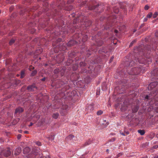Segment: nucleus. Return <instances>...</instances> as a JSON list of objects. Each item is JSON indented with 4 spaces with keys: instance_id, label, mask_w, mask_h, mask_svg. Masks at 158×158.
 Returning <instances> with one entry per match:
<instances>
[{
    "instance_id": "ddd939ff",
    "label": "nucleus",
    "mask_w": 158,
    "mask_h": 158,
    "mask_svg": "<svg viewBox=\"0 0 158 158\" xmlns=\"http://www.w3.org/2000/svg\"><path fill=\"white\" fill-rule=\"evenodd\" d=\"M54 136L52 135H51L50 137H49V140H51V141H52L54 140Z\"/></svg>"
},
{
    "instance_id": "c756f323",
    "label": "nucleus",
    "mask_w": 158,
    "mask_h": 158,
    "mask_svg": "<svg viewBox=\"0 0 158 158\" xmlns=\"http://www.w3.org/2000/svg\"><path fill=\"white\" fill-rule=\"evenodd\" d=\"M114 32H115L116 33H118V30H114Z\"/></svg>"
},
{
    "instance_id": "72a5a7b5",
    "label": "nucleus",
    "mask_w": 158,
    "mask_h": 158,
    "mask_svg": "<svg viewBox=\"0 0 158 158\" xmlns=\"http://www.w3.org/2000/svg\"><path fill=\"white\" fill-rule=\"evenodd\" d=\"M157 147H158V146L156 145V146H155V148H156Z\"/></svg>"
},
{
    "instance_id": "f3484780",
    "label": "nucleus",
    "mask_w": 158,
    "mask_h": 158,
    "mask_svg": "<svg viewBox=\"0 0 158 158\" xmlns=\"http://www.w3.org/2000/svg\"><path fill=\"white\" fill-rule=\"evenodd\" d=\"M24 74V71H22L21 72V77H23Z\"/></svg>"
},
{
    "instance_id": "412c9836",
    "label": "nucleus",
    "mask_w": 158,
    "mask_h": 158,
    "mask_svg": "<svg viewBox=\"0 0 158 158\" xmlns=\"http://www.w3.org/2000/svg\"><path fill=\"white\" fill-rule=\"evenodd\" d=\"M115 140V138H112L111 139H110V141H114V140Z\"/></svg>"
},
{
    "instance_id": "ea45409f",
    "label": "nucleus",
    "mask_w": 158,
    "mask_h": 158,
    "mask_svg": "<svg viewBox=\"0 0 158 158\" xmlns=\"http://www.w3.org/2000/svg\"><path fill=\"white\" fill-rule=\"evenodd\" d=\"M137 111V110H135V112H136Z\"/></svg>"
},
{
    "instance_id": "f03ea898",
    "label": "nucleus",
    "mask_w": 158,
    "mask_h": 158,
    "mask_svg": "<svg viewBox=\"0 0 158 158\" xmlns=\"http://www.w3.org/2000/svg\"><path fill=\"white\" fill-rule=\"evenodd\" d=\"M27 89L31 91H35L36 89V88L35 85H32L27 87Z\"/></svg>"
},
{
    "instance_id": "9b49d317",
    "label": "nucleus",
    "mask_w": 158,
    "mask_h": 158,
    "mask_svg": "<svg viewBox=\"0 0 158 158\" xmlns=\"http://www.w3.org/2000/svg\"><path fill=\"white\" fill-rule=\"evenodd\" d=\"M152 13L150 12L149 14H148L147 15V18H149L152 17Z\"/></svg>"
},
{
    "instance_id": "9d476101",
    "label": "nucleus",
    "mask_w": 158,
    "mask_h": 158,
    "mask_svg": "<svg viewBox=\"0 0 158 158\" xmlns=\"http://www.w3.org/2000/svg\"><path fill=\"white\" fill-rule=\"evenodd\" d=\"M37 73L36 70H34L31 73V76H33L35 75Z\"/></svg>"
},
{
    "instance_id": "c9c22d12",
    "label": "nucleus",
    "mask_w": 158,
    "mask_h": 158,
    "mask_svg": "<svg viewBox=\"0 0 158 158\" xmlns=\"http://www.w3.org/2000/svg\"><path fill=\"white\" fill-rule=\"evenodd\" d=\"M118 11H116V12H115V13H118Z\"/></svg>"
},
{
    "instance_id": "5701e85b",
    "label": "nucleus",
    "mask_w": 158,
    "mask_h": 158,
    "mask_svg": "<svg viewBox=\"0 0 158 158\" xmlns=\"http://www.w3.org/2000/svg\"><path fill=\"white\" fill-rule=\"evenodd\" d=\"M114 57L113 56H112L111 59H110V62H111V61H112L113 60V59H114Z\"/></svg>"
},
{
    "instance_id": "393cba45",
    "label": "nucleus",
    "mask_w": 158,
    "mask_h": 158,
    "mask_svg": "<svg viewBox=\"0 0 158 158\" xmlns=\"http://www.w3.org/2000/svg\"><path fill=\"white\" fill-rule=\"evenodd\" d=\"M21 137V135H20V134H19V135H18V139H19Z\"/></svg>"
},
{
    "instance_id": "4be33fe9",
    "label": "nucleus",
    "mask_w": 158,
    "mask_h": 158,
    "mask_svg": "<svg viewBox=\"0 0 158 158\" xmlns=\"http://www.w3.org/2000/svg\"><path fill=\"white\" fill-rule=\"evenodd\" d=\"M149 96L148 95H147L145 96V98L146 99H149Z\"/></svg>"
},
{
    "instance_id": "c85d7f7f",
    "label": "nucleus",
    "mask_w": 158,
    "mask_h": 158,
    "mask_svg": "<svg viewBox=\"0 0 158 158\" xmlns=\"http://www.w3.org/2000/svg\"><path fill=\"white\" fill-rule=\"evenodd\" d=\"M154 158H158V156L157 155H155L154 157Z\"/></svg>"
},
{
    "instance_id": "37998d69",
    "label": "nucleus",
    "mask_w": 158,
    "mask_h": 158,
    "mask_svg": "<svg viewBox=\"0 0 158 158\" xmlns=\"http://www.w3.org/2000/svg\"><path fill=\"white\" fill-rule=\"evenodd\" d=\"M66 107H67V106H65Z\"/></svg>"
},
{
    "instance_id": "aec40b11",
    "label": "nucleus",
    "mask_w": 158,
    "mask_h": 158,
    "mask_svg": "<svg viewBox=\"0 0 158 158\" xmlns=\"http://www.w3.org/2000/svg\"><path fill=\"white\" fill-rule=\"evenodd\" d=\"M87 36L86 35H85V36H84V37H83V39H82V40H83V41L84 42L86 40H84V38H87Z\"/></svg>"
},
{
    "instance_id": "2eb2a0df",
    "label": "nucleus",
    "mask_w": 158,
    "mask_h": 158,
    "mask_svg": "<svg viewBox=\"0 0 158 158\" xmlns=\"http://www.w3.org/2000/svg\"><path fill=\"white\" fill-rule=\"evenodd\" d=\"M35 143L37 145L39 146H41V143L40 142H37Z\"/></svg>"
},
{
    "instance_id": "1a4fd4ad",
    "label": "nucleus",
    "mask_w": 158,
    "mask_h": 158,
    "mask_svg": "<svg viewBox=\"0 0 158 158\" xmlns=\"http://www.w3.org/2000/svg\"><path fill=\"white\" fill-rule=\"evenodd\" d=\"M103 113V111L101 110H99L97 112V114L98 115H99L102 114Z\"/></svg>"
},
{
    "instance_id": "6ab92c4d",
    "label": "nucleus",
    "mask_w": 158,
    "mask_h": 158,
    "mask_svg": "<svg viewBox=\"0 0 158 158\" xmlns=\"http://www.w3.org/2000/svg\"><path fill=\"white\" fill-rule=\"evenodd\" d=\"M120 134H121V135H123V136H125V132L123 133L122 131H120Z\"/></svg>"
},
{
    "instance_id": "2f4dec72",
    "label": "nucleus",
    "mask_w": 158,
    "mask_h": 158,
    "mask_svg": "<svg viewBox=\"0 0 158 158\" xmlns=\"http://www.w3.org/2000/svg\"><path fill=\"white\" fill-rule=\"evenodd\" d=\"M90 142L89 141L88 143H87V145H89V144H90Z\"/></svg>"
},
{
    "instance_id": "0eeeda50",
    "label": "nucleus",
    "mask_w": 158,
    "mask_h": 158,
    "mask_svg": "<svg viewBox=\"0 0 158 158\" xmlns=\"http://www.w3.org/2000/svg\"><path fill=\"white\" fill-rule=\"evenodd\" d=\"M59 116V114L57 113H56L53 114L52 117L55 119H57Z\"/></svg>"
},
{
    "instance_id": "7ed1b4c3",
    "label": "nucleus",
    "mask_w": 158,
    "mask_h": 158,
    "mask_svg": "<svg viewBox=\"0 0 158 158\" xmlns=\"http://www.w3.org/2000/svg\"><path fill=\"white\" fill-rule=\"evenodd\" d=\"M23 111V110L22 108L21 107H19L17 108L15 111V113H19V114L21 113Z\"/></svg>"
},
{
    "instance_id": "a19ab883",
    "label": "nucleus",
    "mask_w": 158,
    "mask_h": 158,
    "mask_svg": "<svg viewBox=\"0 0 158 158\" xmlns=\"http://www.w3.org/2000/svg\"><path fill=\"white\" fill-rule=\"evenodd\" d=\"M19 132H21V131H19Z\"/></svg>"
},
{
    "instance_id": "39448f33",
    "label": "nucleus",
    "mask_w": 158,
    "mask_h": 158,
    "mask_svg": "<svg viewBox=\"0 0 158 158\" xmlns=\"http://www.w3.org/2000/svg\"><path fill=\"white\" fill-rule=\"evenodd\" d=\"M30 151V148L28 147H26L23 150V153L24 154H27Z\"/></svg>"
},
{
    "instance_id": "e433bc0d",
    "label": "nucleus",
    "mask_w": 158,
    "mask_h": 158,
    "mask_svg": "<svg viewBox=\"0 0 158 158\" xmlns=\"http://www.w3.org/2000/svg\"><path fill=\"white\" fill-rule=\"evenodd\" d=\"M76 69H75V70H76V69H77V65H76Z\"/></svg>"
},
{
    "instance_id": "423d86ee",
    "label": "nucleus",
    "mask_w": 158,
    "mask_h": 158,
    "mask_svg": "<svg viewBox=\"0 0 158 158\" xmlns=\"http://www.w3.org/2000/svg\"><path fill=\"white\" fill-rule=\"evenodd\" d=\"M137 131L142 135H143L145 133V131L144 130H139Z\"/></svg>"
},
{
    "instance_id": "a878e982",
    "label": "nucleus",
    "mask_w": 158,
    "mask_h": 158,
    "mask_svg": "<svg viewBox=\"0 0 158 158\" xmlns=\"http://www.w3.org/2000/svg\"><path fill=\"white\" fill-rule=\"evenodd\" d=\"M125 134H126V135H128L129 134V132L128 131H126L125 132Z\"/></svg>"
},
{
    "instance_id": "6e6552de",
    "label": "nucleus",
    "mask_w": 158,
    "mask_h": 158,
    "mask_svg": "<svg viewBox=\"0 0 158 158\" xmlns=\"http://www.w3.org/2000/svg\"><path fill=\"white\" fill-rule=\"evenodd\" d=\"M74 137V136L72 135H70L67 137V139L68 140H71Z\"/></svg>"
},
{
    "instance_id": "79ce46f5",
    "label": "nucleus",
    "mask_w": 158,
    "mask_h": 158,
    "mask_svg": "<svg viewBox=\"0 0 158 158\" xmlns=\"http://www.w3.org/2000/svg\"><path fill=\"white\" fill-rule=\"evenodd\" d=\"M19 132H21V131H19Z\"/></svg>"
},
{
    "instance_id": "20e7f679",
    "label": "nucleus",
    "mask_w": 158,
    "mask_h": 158,
    "mask_svg": "<svg viewBox=\"0 0 158 158\" xmlns=\"http://www.w3.org/2000/svg\"><path fill=\"white\" fill-rule=\"evenodd\" d=\"M21 151V148H18L16 149L14 152V154L15 155H18Z\"/></svg>"
},
{
    "instance_id": "f257e3e1",
    "label": "nucleus",
    "mask_w": 158,
    "mask_h": 158,
    "mask_svg": "<svg viewBox=\"0 0 158 158\" xmlns=\"http://www.w3.org/2000/svg\"><path fill=\"white\" fill-rule=\"evenodd\" d=\"M2 154L4 156L6 157H7L10 156L11 154V152L9 149H7L5 152H2Z\"/></svg>"
},
{
    "instance_id": "f704fd0d",
    "label": "nucleus",
    "mask_w": 158,
    "mask_h": 158,
    "mask_svg": "<svg viewBox=\"0 0 158 158\" xmlns=\"http://www.w3.org/2000/svg\"><path fill=\"white\" fill-rule=\"evenodd\" d=\"M106 151L107 152H108L109 151V149H106Z\"/></svg>"
},
{
    "instance_id": "f8f14e48",
    "label": "nucleus",
    "mask_w": 158,
    "mask_h": 158,
    "mask_svg": "<svg viewBox=\"0 0 158 158\" xmlns=\"http://www.w3.org/2000/svg\"><path fill=\"white\" fill-rule=\"evenodd\" d=\"M158 15V12H155L153 15V18H155Z\"/></svg>"
},
{
    "instance_id": "7c9ffc66",
    "label": "nucleus",
    "mask_w": 158,
    "mask_h": 158,
    "mask_svg": "<svg viewBox=\"0 0 158 158\" xmlns=\"http://www.w3.org/2000/svg\"><path fill=\"white\" fill-rule=\"evenodd\" d=\"M33 125V123H30V124L29 125V126H31Z\"/></svg>"
},
{
    "instance_id": "b1692460",
    "label": "nucleus",
    "mask_w": 158,
    "mask_h": 158,
    "mask_svg": "<svg viewBox=\"0 0 158 158\" xmlns=\"http://www.w3.org/2000/svg\"><path fill=\"white\" fill-rule=\"evenodd\" d=\"M147 18H147L146 17L144 19L143 21L144 22H146L147 20Z\"/></svg>"
},
{
    "instance_id": "4c0bfd02",
    "label": "nucleus",
    "mask_w": 158,
    "mask_h": 158,
    "mask_svg": "<svg viewBox=\"0 0 158 158\" xmlns=\"http://www.w3.org/2000/svg\"><path fill=\"white\" fill-rule=\"evenodd\" d=\"M1 57V54H0V58Z\"/></svg>"
},
{
    "instance_id": "a211bd4d",
    "label": "nucleus",
    "mask_w": 158,
    "mask_h": 158,
    "mask_svg": "<svg viewBox=\"0 0 158 158\" xmlns=\"http://www.w3.org/2000/svg\"><path fill=\"white\" fill-rule=\"evenodd\" d=\"M155 111L157 113H158V106L155 108Z\"/></svg>"
},
{
    "instance_id": "dca6fc26",
    "label": "nucleus",
    "mask_w": 158,
    "mask_h": 158,
    "mask_svg": "<svg viewBox=\"0 0 158 158\" xmlns=\"http://www.w3.org/2000/svg\"><path fill=\"white\" fill-rule=\"evenodd\" d=\"M149 8V6H148L146 5L145 6L144 9L145 10H147Z\"/></svg>"
},
{
    "instance_id": "4468645a",
    "label": "nucleus",
    "mask_w": 158,
    "mask_h": 158,
    "mask_svg": "<svg viewBox=\"0 0 158 158\" xmlns=\"http://www.w3.org/2000/svg\"><path fill=\"white\" fill-rule=\"evenodd\" d=\"M15 40L14 39H12L11 40L10 42H9V44L10 45H12L15 42Z\"/></svg>"
},
{
    "instance_id": "58836bf2",
    "label": "nucleus",
    "mask_w": 158,
    "mask_h": 158,
    "mask_svg": "<svg viewBox=\"0 0 158 158\" xmlns=\"http://www.w3.org/2000/svg\"><path fill=\"white\" fill-rule=\"evenodd\" d=\"M104 122H106V120H104Z\"/></svg>"
},
{
    "instance_id": "473e14b6",
    "label": "nucleus",
    "mask_w": 158,
    "mask_h": 158,
    "mask_svg": "<svg viewBox=\"0 0 158 158\" xmlns=\"http://www.w3.org/2000/svg\"><path fill=\"white\" fill-rule=\"evenodd\" d=\"M153 85V83H152L150 84V85Z\"/></svg>"
},
{
    "instance_id": "cd10ccee",
    "label": "nucleus",
    "mask_w": 158,
    "mask_h": 158,
    "mask_svg": "<svg viewBox=\"0 0 158 158\" xmlns=\"http://www.w3.org/2000/svg\"><path fill=\"white\" fill-rule=\"evenodd\" d=\"M24 133L25 134H28V132L27 131H25L24 132Z\"/></svg>"
},
{
    "instance_id": "bb28decb",
    "label": "nucleus",
    "mask_w": 158,
    "mask_h": 158,
    "mask_svg": "<svg viewBox=\"0 0 158 158\" xmlns=\"http://www.w3.org/2000/svg\"><path fill=\"white\" fill-rule=\"evenodd\" d=\"M45 79H46L45 78V77H44V78H42L41 79V80L42 81H44L45 80Z\"/></svg>"
}]
</instances>
